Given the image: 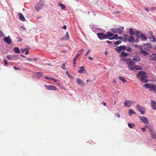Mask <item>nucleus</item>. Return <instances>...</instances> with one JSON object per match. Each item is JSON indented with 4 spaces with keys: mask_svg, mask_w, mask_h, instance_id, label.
<instances>
[{
    "mask_svg": "<svg viewBox=\"0 0 156 156\" xmlns=\"http://www.w3.org/2000/svg\"><path fill=\"white\" fill-rule=\"evenodd\" d=\"M145 72L144 71H140L137 75V77L140 78L142 83H146L147 82V76L146 75Z\"/></svg>",
    "mask_w": 156,
    "mask_h": 156,
    "instance_id": "f257e3e1",
    "label": "nucleus"
},
{
    "mask_svg": "<svg viewBox=\"0 0 156 156\" xmlns=\"http://www.w3.org/2000/svg\"><path fill=\"white\" fill-rule=\"evenodd\" d=\"M124 29V27H120L118 28L114 27L112 29L111 31L114 33H116L119 32V34H121L123 33Z\"/></svg>",
    "mask_w": 156,
    "mask_h": 156,
    "instance_id": "f03ea898",
    "label": "nucleus"
},
{
    "mask_svg": "<svg viewBox=\"0 0 156 156\" xmlns=\"http://www.w3.org/2000/svg\"><path fill=\"white\" fill-rule=\"evenodd\" d=\"M144 87L146 89L148 88L150 91H153L156 89V84L153 85L151 83L145 84Z\"/></svg>",
    "mask_w": 156,
    "mask_h": 156,
    "instance_id": "7ed1b4c3",
    "label": "nucleus"
},
{
    "mask_svg": "<svg viewBox=\"0 0 156 156\" xmlns=\"http://www.w3.org/2000/svg\"><path fill=\"white\" fill-rule=\"evenodd\" d=\"M135 103V102L134 101L126 100L124 102V105L125 107H129Z\"/></svg>",
    "mask_w": 156,
    "mask_h": 156,
    "instance_id": "20e7f679",
    "label": "nucleus"
},
{
    "mask_svg": "<svg viewBox=\"0 0 156 156\" xmlns=\"http://www.w3.org/2000/svg\"><path fill=\"white\" fill-rule=\"evenodd\" d=\"M150 134L151 137L154 139H156V133L154 131L152 127L149 128Z\"/></svg>",
    "mask_w": 156,
    "mask_h": 156,
    "instance_id": "39448f33",
    "label": "nucleus"
},
{
    "mask_svg": "<svg viewBox=\"0 0 156 156\" xmlns=\"http://www.w3.org/2000/svg\"><path fill=\"white\" fill-rule=\"evenodd\" d=\"M97 35L100 40H102L107 38L108 39L107 34L103 33H98L97 34Z\"/></svg>",
    "mask_w": 156,
    "mask_h": 156,
    "instance_id": "423d86ee",
    "label": "nucleus"
},
{
    "mask_svg": "<svg viewBox=\"0 0 156 156\" xmlns=\"http://www.w3.org/2000/svg\"><path fill=\"white\" fill-rule=\"evenodd\" d=\"M121 59L123 61H125L126 64L128 65V66L133 63V62H134L131 58H121Z\"/></svg>",
    "mask_w": 156,
    "mask_h": 156,
    "instance_id": "0eeeda50",
    "label": "nucleus"
},
{
    "mask_svg": "<svg viewBox=\"0 0 156 156\" xmlns=\"http://www.w3.org/2000/svg\"><path fill=\"white\" fill-rule=\"evenodd\" d=\"M137 109L142 114H144L145 112V108L137 104L136 105Z\"/></svg>",
    "mask_w": 156,
    "mask_h": 156,
    "instance_id": "6e6552de",
    "label": "nucleus"
},
{
    "mask_svg": "<svg viewBox=\"0 0 156 156\" xmlns=\"http://www.w3.org/2000/svg\"><path fill=\"white\" fill-rule=\"evenodd\" d=\"M44 5L43 3L39 2L34 7L36 10L38 12L44 7Z\"/></svg>",
    "mask_w": 156,
    "mask_h": 156,
    "instance_id": "1a4fd4ad",
    "label": "nucleus"
},
{
    "mask_svg": "<svg viewBox=\"0 0 156 156\" xmlns=\"http://www.w3.org/2000/svg\"><path fill=\"white\" fill-rule=\"evenodd\" d=\"M44 86L46 89L49 90H56L57 89L56 87L52 85H44Z\"/></svg>",
    "mask_w": 156,
    "mask_h": 156,
    "instance_id": "9d476101",
    "label": "nucleus"
},
{
    "mask_svg": "<svg viewBox=\"0 0 156 156\" xmlns=\"http://www.w3.org/2000/svg\"><path fill=\"white\" fill-rule=\"evenodd\" d=\"M139 118L140 120L144 124H148L149 122V120L146 117L139 116Z\"/></svg>",
    "mask_w": 156,
    "mask_h": 156,
    "instance_id": "9b49d317",
    "label": "nucleus"
},
{
    "mask_svg": "<svg viewBox=\"0 0 156 156\" xmlns=\"http://www.w3.org/2000/svg\"><path fill=\"white\" fill-rule=\"evenodd\" d=\"M126 48V46L122 45L119 47H117L116 50L117 52H120L122 50H125Z\"/></svg>",
    "mask_w": 156,
    "mask_h": 156,
    "instance_id": "f8f14e48",
    "label": "nucleus"
},
{
    "mask_svg": "<svg viewBox=\"0 0 156 156\" xmlns=\"http://www.w3.org/2000/svg\"><path fill=\"white\" fill-rule=\"evenodd\" d=\"M132 59L135 62H138L140 61L141 58L139 56L136 55L133 57Z\"/></svg>",
    "mask_w": 156,
    "mask_h": 156,
    "instance_id": "ddd939ff",
    "label": "nucleus"
},
{
    "mask_svg": "<svg viewBox=\"0 0 156 156\" xmlns=\"http://www.w3.org/2000/svg\"><path fill=\"white\" fill-rule=\"evenodd\" d=\"M69 36L68 32L66 33L65 36L61 38L60 40L62 41L64 40H67L69 39Z\"/></svg>",
    "mask_w": 156,
    "mask_h": 156,
    "instance_id": "4468645a",
    "label": "nucleus"
},
{
    "mask_svg": "<svg viewBox=\"0 0 156 156\" xmlns=\"http://www.w3.org/2000/svg\"><path fill=\"white\" fill-rule=\"evenodd\" d=\"M76 81L77 83V84L78 85L81 84L83 86H84V84H85V83H84L79 78H77L76 79Z\"/></svg>",
    "mask_w": 156,
    "mask_h": 156,
    "instance_id": "2eb2a0df",
    "label": "nucleus"
},
{
    "mask_svg": "<svg viewBox=\"0 0 156 156\" xmlns=\"http://www.w3.org/2000/svg\"><path fill=\"white\" fill-rule=\"evenodd\" d=\"M151 104L152 109L153 110L156 109V102L153 100H151Z\"/></svg>",
    "mask_w": 156,
    "mask_h": 156,
    "instance_id": "dca6fc26",
    "label": "nucleus"
},
{
    "mask_svg": "<svg viewBox=\"0 0 156 156\" xmlns=\"http://www.w3.org/2000/svg\"><path fill=\"white\" fill-rule=\"evenodd\" d=\"M134 64L135 63L133 62V63L128 66V67L130 70L133 71L134 69Z\"/></svg>",
    "mask_w": 156,
    "mask_h": 156,
    "instance_id": "f3484780",
    "label": "nucleus"
},
{
    "mask_svg": "<svg viewBox=\"0 0 156 156\" xmlns=\"http://www.w3.org/2000/svg\"><path fill=\"white\" fill-rule=\"evenodd\" d=\"M4 41L8 44H10L11 42V40L10 38V37H5L4 38Z\"/></svg>",
    "mask_w": 156,
    "mask_h": 156,
    "instance_id": "a211bd4d",
    "label": "nucleus"
},
{
    "mask_svg": "<svg viewBox=\"0 0 156 156\" xmlns=\"http://www.w3.org/2000/svg\"><path fill=\"white\" fill-rule=\"evenodd\" d=\"M128 41L130 43H133L134 41V38L132 36H129L128 38Z\"/></svg>",
    "mask_w": 156,
    "mask_h": 156,
    "instance_id": "6ab92c4d",
    "label": "nucleus"
},
{
    "mask_svg": "<svg viewBox=\"0 0 156 156\" xmlns=\"http://www.w3.org/2000/svg\"><path fill=\"white\" fill-rule=\"evenodd\" d=\"M19 18L20 20L22 21H24L25 20V19L23 15L20 13H19Z\"/></svg>",
    "mask_w": 156,
    "mask_h": 156,
    "instance_id": "aec40b11",
    "label": "nucleus"
},
{
    "mask_svg": "<svg viewBox=\"0 0 156 156\" xmlns=\"http://www.w3.org/2000/svg\"><path fill=\"white\" fill-rule=\"evenodd\" d=\"M35 75L36 77L40 78L42 76L43 74L39 72L36 73Z\"/></svg>",
    "mask_w": 156,
    "mask_h": 156,
    "instance_id": "412c9836",
    "label": "nucleus"
},
{
    "mask_svg": "<svg viewBox=\"0 0 156 156\" xmlns=\"http://www.w3.org/2000/svg\"><path fill=\"white\" fill-rule=\"evenodd\" d=\"M119 79L124 83H126V81L125 79V78L119 76Z\"/></svg>",
    "mask_w": 156,
    "mask_h": 156,
    "instance_id": "4be33fe9",
    "label": "nucleus"
},
{
    "mask_svg": "<svg viewBox=\"0 0 156 156\" xmlns=\"http://www.w3.org/2000/svg\"><path fill=\"white\" fill-rule=\"evenodd\" d=\"M84 71H85V70L83 68V66H82L80 68L78 73H83Z\"/></svg>",
    "mask_w": 156,
    "mask_h": 156,
    "instance_id": "5701e85b",
    "label": "nucleus"
},
{
    "mask_svg": "<svg viewBox=\"0 0 156 156\" xmlns=\"http://www.w3.org/2000/svg\"><path fill=\"white\" fill-rule=\"evenodd\" d=\"M142 39L143 40H145L147 39V38L146 36L143 34H140V36Z\"/></svg>",
    "mask_w": 156,
    "mask_h": 156,
    "instance_id": "b1692460",
    "label": "nucleus"
},
{
    "mask_svg": "<svg viewBox=\"0 0 156 156\" xmlns=\"http://www.w3.org/2000/svg\"><path fill=\"white\" fill-rule=\"evenodd\" d=\"M13 50H14V51L15 52V53H19V54L20 53V50L18 48L15 47L14 48Z\"/></svg>",
    "mask_w": 156,
    "mask_h": 156,
    "instance_id": "393cba45",
    "label": "nucleus"
},
{
    "mask_svg": "<svg viewBox=\"0 0 156 156\" xmlns=\"http://www.w3.org/2000/svg\"><path fill=\"white\" fill-rule=\"evenodd\" d=\"M135 35L137 37V38H140V32L137 30H136L135 32Z\"/></svg>",
    "mask_w": 156,
    "mask_h": 156,
    "instance_id": "a878e982",
    "label": "nucleus"
},
{
    "mask_svg": "<svg viewBox=\"0 0 156 156\" xmlns=\"http://www.w3.org/2000/svg\"><path fill=\"white\" fill-rule=\"evenodd\" d=\"M121 56H123V57H126L129 54L126 52H125L124 51H122L121 53Z\"/></svg>",
    "mask_w": 156,
    "mask_h": 156,
    "instance_id": "bb28decb",
    "label": "nucleus"
},
{
    "mask_svg": "<svg viewBox=\"0 0 156 156\" xmlns=\"http://www.w3.org/2000/svg\"><path fill=\"white\" fill-rule=\"evenodd\" d=\"M140 53L141 54H143L144 55H148V53L144 50H141L140 51Z\"/></svg>",
    "mask_w": 156,
    "mask_h": 156,
    "instance_id": "cd10ccee",
    "label": "nucleus"
},
{
    "mask_svg": "<svg viewBox=\"0 0 156 156\" xmlns=\"http://www.w3.org/2000/svg\"><path fill=\"white\" fill-rule=\"evenodd\" d=\"M134 69H136V70H142V69L141 67L140 66L136 65H135Z\"/></svg>",
    "mask_w": 156,
    "mask_h": 156,
    "instance_id": "c85d7f7f",
    "label": "nucleus"
},
{
    "mask_svg": "<svg viewBox=\"0 0 156 156\" xmlns=\"http://www.w3.org/2000/svg\"><path fill=\"white\" fill-rule=\"evenodd\" d=\"M118 36V34H115V36H113V37H108V39H109V40H113L114 39H118V38H117V37Z\"/></svg>",
    "mask_w": 156,
    "mask_h": 156,
    "instance_id": "c756f323",
    "label": "nucleus"
},
{
    "mask_svg": "<svg viewBox=\"0 0 156 156\" xmlns=\"http://www.w3.org/2000/svg\"><path fill=\"white\" fill-rule=\"evenodd\" d=\"M128 126L129 127L131 128H133L135 126V124L134 123H128Z\"/></svg>",
    "mask_w": 156,
    "mask_h": 156,
    "instance_id": "7c9ffc66",
    "label": "nucleus"
},
{
    "mask_svg": "<svg viewBox=\"0 0 156 156\" xmlns=\"http://www.w3.org/2000/svg\"><path fill=\"white\" fill-rule=\"evenodd\" d=\"M129 32L131 35H133L134 34V30L133 29L131 28L129 29Z\"/></svg>",
    "mask_w": 156,
    "mask_h": 156,
    "instance_id": "2f4dec72",
    "label": "nucleus"
},
{
    "mask_svg": "<svg viewBox=\"0 0 156 156\" xmlns=\"http://www.w3.org/2000/svg\"><path fill=\"white\" fill-rule=\"evenodd\" d=\"M129 112L130 115H131L132 114H136V112L132 109L129 110Z\"/></svg>",
    "mask_w": 156,
    "mask_h": 156,
    "instance_id": "473e14b6",
    "label": "nucleus"
},
{
    "mask_svg": "<svg viewBox=\"0 0 156 156\" xmlns=\"http://www.w3.org/2000/svg\"><path fill=\"white\" fill-rule=\"evenodd\" d=\"M108 36V37H112L114 35V34L113 33H111V32H108L107 33V35Z\"/></svg>",
    "mask_w": 156,
    "mask_h": 156,
    "instance_id": "72a5a7b5",
    "label": "nucleus"
},
{
    "mask_svg": "<svg viewBox=\"0 0 156 156\" xmlns=\"http://www.w3.org/2000/svg\"><path fill=\"white\" fill-rule=\"evenodd\" d=\"M59 5L61 7V8L62 9H64L66 8L65 6L62 4H60Z\"/></svg>",
    "mask_w": 156,
    "mask_h": 156,
    "instance_id": "f704fd0d",
    "label": "nucleus"
},
{
    "mask_svg": "<svg viewBox=\"0 0 156 156\" xmlns=\"http://www.w3.org/2000/svg\"><path fill=\"white\" fill-rule=\"evenodd\" d=\"M125 50L127 51L131 52L132 51V50L131 48L130 47H128L127 48L126 47V49H125Z\"/></svg>",
    "mask_w": 156,
    "mask_h": 156,
    "instance_id": "c9c22d12",
    "label": "nucleus"
},
{
    "mask_svg": "<svg viewBox=\"0 0 156 156\" xmlns=\"http://www.w3.org/2000/svg\"><path fill=\"white\" fill-rule=\"evenodd\" d=\"M121 41H117L114 42V44L115 45H118L121 43Z\"/></svg>",
    "mask_w": 156,
    "mask_h": 156,
    "instance_id": "e433bc0d",
    "label": "nucleus"
},
{
    "mask_svg": "<svg viewBox=\"0 0 156 156\" xmlns=\"http://www.w3.org/2000/svg\"><path fill=\"white\" fill-rule=\"evenodd\" d=\"M150 40L151 41L156 42V38L154 37L153 36H152V37L150 39Z\"/></svg>",
    "mask_w": 156,
    "mask_h": 156,
    "instance_id": "4c0bfd02",
    "label": "nucleus"
},
{
    "mask_svg": "<svg viewBox=\"0 0 156 156\" xmlns=\"http://www.w3.org/2000/svg\"><path fill=\"white\" fill-rule=\"evenodd\" d=\"M151 57V59L154 61H156V56H150Z\"/></svg>",
    "mask_w": 156,
    "mask_h": 156,
    "instance_id": "58836bf2",
    "label": "nucleus"
},
{
    "mask_svg": "<svg viewBox=\"0 0 156 156\" xmlns=\"http://www.w3.org/2000/svg\"><path fill=\"white\" fill-rule=\"evenodd\" d=\"M7 58L10 60L12 59V55H8L7 56Z\"/></svg>",
    "mask_w": 156,
    "mask_h": 156,
    "instance_id": "ea45409f",
    "label": "nucleus"
},
{
    "mask_svg": "<svg viewBox=\"0 0 156 156\" xmlns=\"http://www.w3.org/2000/svg\"><path fill=\"white\" fill-rule=\"evenodd\" d=\"M66 74L69 78H72V76L70 74V73L68 72V71H66Z\"/></svg>",
    "mask_w": 156,
    "mask_h": 156,
    "instance_id": "a19ab883",
    "label": "nucleus"
},
{
    "mask_svg": "<svg viewBox=\"0 0 156 156\" xmlns=\"http://www.w3.org/2000/svg\"><path fill=\"white\" fill-rule=\"evenodd\" d=\"M124 39H125V40H124V41H127V35H124Z\"/></svg>",
    "mask_w": 156,
    "mask_h": 156,
    "instance_id": "79ce46f5",
    "label": "nucleus"
},
{
    "mask_svg": "<svg viewBox=\"0 0 156 156\" xmlns=\"http://www.w3.org/2000/svg\"><path fill=\"white\" fill-rule=\"evenodd\" d=\"M27 49V48H25L24 49H21V51L22 53H23Z\"/></svg>",
    "mask_w": 156,
    "mask_h": 156,
    "instance_id": "37998d69",
    "label": "nucleus"
},
{
    "mask_svg": "<svg viewBox=\"0 0 156 156\" xmlns=\"http://www.w3.org/2000/svg\"><path fill=\"white\" fill-rule=\"evenodd\" d=\"M80 55V53H78L74 59H76V60H77L78 57Z\"/></svg>",
    "mask_w": 156,
    "mask_h": 156,
    "instance_id": "c03bdc74",
    "label": "nucleus"
},
{
    "mask_svg": "<svg viewBox=\"0 0 156 156\" xmlns=\"http://www.w3.org/2000/svg\"><path fill=\"white\" fill-rule=\"evenodd\" d=\"M65 64H63L62 66H61V68L63 69L64 70H66V68H65Z\"/></svg>",
    "mask_w": 156,
    "mask_h": 156,
    "instance_id": "a18cd8bd",
    "label": "nucleus"
},
{
    "mask_svg": "<svg viewBox=\"0 0 156 156\" xmlns=\"http://www.w3.org/2000/svg\"><path fill=\"white\" fill-rule=\"evenodd\" d=\"M52 80H53L55 83H57V84H58V85H59V83H58V80H56L53 78H52Z\"/></svg>",
    "mask_w": 156,
    "mask_h": 156,
    "instance_id": "49530a36",
    "label": "nucleus"
},
{
    "mask_svg": "<svg viewBox=\"0 0 156 156\" xmlns=\"http://www.w3.org/2000/svg\"><path fill=\"white\" fill-rule=\"evenodd\" d=\"M88 142L89 143L91 144H94V142L92 141V140H89L88 141Z\"/></svg>",
    "mask_w": 156,
    "mask_h": 156,
    "instance_id": "de8ad7c7",
    "label": "nucleus"
},
{
    "mask_svg": "<svg viewBox=\"0 0 156 156\" xmlns=\"http://www.w3.org/2000/svg\"><path fill=\"white\" fill-rule=\"evenodd\" d=\"M13 68L16 70H21L20 69L18 68H17V67H16V66L13 67Z\"/></svg>",
    "mask_w": 156,
    "mask_h": 156,
    "instance_id": "09e8293b",
    "label": "nucleus"
},
{
    "mask_svg": "<svg viewBox=\"0 0 156 156\" xmlns=\"http://www.w3.org/2000/svg\"><path fill=\"white\" fill-rule=\"evenodd\" d=\"M76 59H74L73 63V64H74V67H75V66H76V63L75 62H76Z\"/></svg>",
    "mask_w": 156,
    "mask_h": 156,
    "instance_id": "8fccbe9b",
    "label": "nucleus"
},
{
    "mask_svg": "<svg viewBox=\"0 0 156 156\" xmlns=\"http://www.w3.org/2000/svg\"><path fill=\"white\" fill-rule=\"evenodd\" d=\"M4 63L5 66H7L8 64V62H7V61L5 60H4Z\"/></svg>",
    "mask_w": 156,
    "mask_h": 156,
    "instance_id": "3c124183",
    "label": "nucleus"
},
{
    "mask_svg": "<svg viewBox=\"0 0 156 156\" xmlns=\"http://www.w3.org/2000/svg\"><path fill=\"white\" fill-rule=\"evenodd\" d=\"M44 78L47 79H48V80H49V79H52V78H51V77H47V76H45L44 77Z\"/></svg>",
    "mask_w": 156,
    "mask_h": 156,
    "instance_id": "603ef678",
    "label": "nucleus"
},
{
    "mask_svg": "<svg viewBox=\"0 0 156 156\" xmlns=\"http://www.w3.org/2000/svg\"><path fill=\"white\" fill-rule=\"evenodd\" d=\"M156 9L154 7H152L151 8V10L152 11H154Z\"/></svg>",
    "mask_w": 156,
    "mask_h": 156,
    "instance_id": "864d4df0",
    "label": "nucleus"
},
{
    "mask_svg": "<svg viewBox=\"0 0 156 156\" xmlns=\"http://www.w3.org/2000/svg\"><path fill=\"white\" fill-rule=\"evenodd\" d=\"M115 115L118 117V118H119L120 117V115L119 113H116L115 114Z\"/></svg>",
    "mask_w": 156,
    "mask_h": 156,
    "instance_id": "5fc2aeb1",
    "label": "nucleus"
},
{
    "mask_svg": "<svg viewBox=\"0 0 156 156\" xmlns=\"http://www.w3.org/2000/svg\"><path fill=\"white\" fill-rule=\"evenodd\" d=\"M17 57V55H12V58H16Z\"/></svg>",
    "mask_w": 156,
    "mask_h": 156,
    "instance_id": "6e6d98bb",
    "label": "nucleus"
},
{
    "mask_svg": "<svg viewBox=\"0 0 156 156\" xmlns=\"http://www.w3.org/2000/svg\"><path fill=\"white\" fill-rule=\"evenodd\" d=\"M144 132L146 130V128L145 127H143L141 129Z\"/></svg>",
    "mask_w": 156,
    "mask_h": 156,
    "instance_id": "4d7b16f0",
    "label": "nucleus"
},
{
    "mask_svg": "<svg viewBox=\"0 0 156 156\" xmlns=\"http://www.w3.org/2000/svg\"><path fill=\"white\" fill-rule=\"evenodd\" d=\"M90 50H89L87 52V53H86V54L85 55V56H87V55L89 53V52H90Z\"/></svg>",
    "mask_w": 156,
    "mask_h": 156,
    "instance_id": "13d9d810",
    "label": "nucleus"
},
{
    "mask_svg": "<svg viewBox=\"0 0 156 156\" xmlns=\"http://www.w3.org/2000/svg\"><path fill=\"white\" fill-rule=\"evenodd\" d=\"M83 49H81L79 51H78V52H80L79 53H81L83 51Z\"/></svg>",
    "mask_w": 156,
    "mask_h": 156,
    "instance_id": "bf43d9fd",
    "label": "nucleus"
},
{
    "mask_svg": "<svg viewBox=\"0 0 156 156\" xmlns=\"http://www.w3.org/2000/svg\"><path fill=\"white\" fill-rule=\"evenodd\" d=\"M25 54L26 55H28L29 54V51L28 50H27L26 51V52H25Z\"/></svg>",
    "mask_w": 156,
    "mask_h": 156,
    "instance_id": "052dcab7",
    "label": "nucleus"
},
{
    "mask_svg": "<svg viewBox=\"0 0 156 156\" xmlns=\"http://www.w3.org/2000/svg\"><path fill=\"white\" fill-rule=\"evenodd\" d=\"M145 10L147 11H148L149 10V9L148 7H145Z\"/></svg>",
    "mask_w": 156,
    "mask_h": 156,
    "instance_id": "680f3d73",
    "label": "nucleus"
},
{
    "mask_svg": "<svg viewBox=\"0 0 156 156\" xmlns=\"http://www.w3.org/2000/svg\"><path fill=\"white\" fill-rule=\"evenodd\" d=\"M62 28L64 29H66L67 28L66 26V25L64 26Z\"/></svg>",
    "mask_w": 156,
    "mask_h": 156,
    "instance_id": "e2e57ef3",
    "label": "nucleus"
},
{
    "mask_svg": "<svg viewBox=\"0 0 156 156\" xmlns=\"http://www.w3.org/2000/svg\"><path fill=\"white\" fill-rule=\"evenodd\" d=\"M138 38H137L135 40V42H136V43H138V42H139V40H138Z\"/></svg>",
    "mask_w": 156,
    "mask_h": 156,
    "instance_id": "0e129e2a",
    "label": "nucleus"
},
{
    "mask_svg": "<svg viewBox=\"0 0 156 156\" xmlns=\"http://www.w3.org/2000/svg\"><path fill=\"white\" fill-rule=\"evenodd\" d=\"M27 60L28 61H32V59L31 58H27Z\"/></svg>",
    "mask_w": 156,
    "mask_h": 156,
    "instance_id": "69168bd1",
    "label": "nucleus"
},
{
    "mask_svg": "<svg viewBox=\"0 0 156 156\" xmlns=\"http://www.w3.org/2000/svg\"><path fill=\"white\" fill-rule=\"evenodd\" d=\"M88 59H89L90 60H91V61H92L93 60V58L92 57H89L88 58Z\"/></svg>",
    "mask_w": 156,
    "mask_h": 156,
    "instance_id": "338daca9",
    "label": "nucleus"
},
{
    "mask_svg": "<svg viewBox=\"0 0 156 156\" xmlns=\"http://www.w3.org/2000/svg\"><path fill=\"white\" fill-rule=\"evenodd\" d=\"M20 27L23 30H26V28H25L24 27H23L22 26H21Z\"/></svg>",
    "mask_w": 156,
    "mask_h": 156,
    "instance_id": "774afa93",
    "label": "nucleus"
}]
</instances>
